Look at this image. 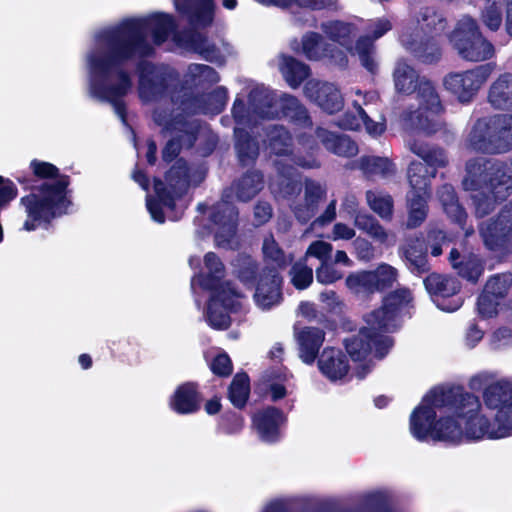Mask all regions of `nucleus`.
Wrapping results in <instances>:
<instances>
[{"label":"nucleus","instance_id":"obj_1","mask_svg":"<svg viewBox=\"0 0 512 512\" xmlns=\"http://www.w3.org/2000/svg\"><path fill=\"white\" fill-rule=\"evenodd\" d=\"M480 407L479 397L461 385L434 387L410 414V432L420 442L431 439L458 444L465 436V429L454 416L464 418Z\"/></svg>","mask_w":512,"mask_h":512},{"label":"nucleus","instance_id":"obj_2","mask_svg":"<svg viewBox=\"0 0 512 512\" xmlns=\"http://www.w3.org/2000/svg\"><path fill=\"white\" fill-rule=\"evenodd\" d=\"M175 29L174 17L164 12H155L145 17L125 18L98 34V48L107 51V56L101 64L109 67L126 64L137 58L150 57L155 50L147 39L148 33H151L153 43L159 46L168 40Z\"/></svg>","mask_w":512,"mask_h":512},{"label":"nucleus","instance_id":"obj_3","mask_svg":"<svg viewBox=\"0 0 512 512\" xmlns=\"http://www.w3.org/2000/svg\"><path fill=\"white\" fill-rule=\"evenodd\" d=\"M15 179L24 190L30 191L20 199L27 216L23 224L26 231H34L40 226L48 227L54 219L66 215L72 206L69 175H64L58 181L40 184L32 173L15 176Z\"/></svg>","mask_w":512,"mask_h":512},{"label":"nucleus","instance_id":"obj_4","mask_svg":"<svg viewBox=\"0 0 512 512\" xmlns=\"http://www.w3.org/2000/svg\"><path fill=\"white\" fill-rule=\"evenodd\" d=\"M410 150L423 162L412 161L407 168L409 190L406 194L408 209L407 226L419 227L427 218L428 199L431 196V179L436 177L437 169L448 165L444 149L414 139Z\"/></svg>","mask_w":512,"mask_h":512},{"label":"nucleus","instance_id":"obj_5","mask_svg":"<svg viewBox=\"0 0 512 512\" xmlns=\"http://www.w3.org/2000/svg\"><path fill=\"white\" fill-rule=\"evenodd\" d=\"M483 401L490 410H495L492 422L477 411L466 415L465 437L468 440L500 439L512 434V383L498 380L489 384L483 391Z\"/></svg>","mask_w":512,"mask_h":512},{"label":"nucleus","instance_id":"obj_6","mask_svg":"<svg viewBox=\"0 0 512 512\" xmlns=\"http://www.w3.org/2000/svg\"><path fill=\"white\" fill-rule=\"evenodd\" d=\"M471 190H485L492 195L475 201V214L479 218L489 215L495 209V202L505 201L512 193V160L499 161L486 158H474L466 163Z\"/></svg>","mask_w":512,"mask_h":512},{"label":"nucleus","instance_id":"obj_7","mask_svg":"<svg viewBox=\"0 0 512 512\" xmlns=\"http://www.w3.org/2000/svg\"><path fill=\"white\" fill-rule=\"evenodd\" d=\"M106 56L107 51L101 48L88 56L91 72L90 91L95 98L110 103L120 120L126 124L128 112L124 97L132 88V78L124 69L125 64L104 67L101 61L105 60Z\"/></svg>","mask_w":512,"mask_h":512},{"label":"nucleus","instance_id":"obj_8","mask_svg":"<svg viewBox=\"0 0 512 512\" xmlns=\"http://www.w3.org/2000/svg\"><path fill=\"white\" fill-rule=\"evenodd\" d=\"M235 277L247 289H254V300L262 309H270L283 300V278L276 268L265 265L245 252H239L231 262Z\"/></svg>","mask_w":512,"mask_h":512},{"label":"nucleus","instance_id":"obj_9","mask_svg":"<svg viewBox=\"0 0 512 512\" xmlns=\"http://www.w3.org/2000/svg\"><path fill=\"white\" fill-rule=\"evenodd\" d=\"M467 146L476 153L498 155L512 150V114L478 118L467 136Z\"/></svg>","mask_w":512,"mask_h":512},{"label":"nucleus","instance_id":"obj_10","mask_svg":"<svg viewBox=\"0 0 512 512\" xmlns=\"http://www.w3.org/2000/svg\"><path fill=\"white\" fill-rule=\"evenodd\" d=\"M449 42L465 61L483 62L495 55L494 45L484 37L478 22L469 15L457 21L449 34Z\"/></svg>","mask_w":512,"mask_h":512},{"label":"nucleus","instance_id":"obj_11","mask_svg":"<svg viewBox=\"0 0 512 512\" xmlns=\"http://www.w3.org/2000/svg\"><path fill=\"white\" fill-rule=\"evenodd\" d=\"M138 95L144 102L160 101L172 96L179 86V75L166 65H157L145 58L136 64Z\"/></svg>","mask_w":512,"mask_h":512},{"label":"nucleus","instance_id":"obj_12","mask_svg":"<svg viewBox=\"0 0 512 512\" xmlns=\"http://www.w3.org/2000/svg\"><path fill=\"white\" fill-rule=\"evenodd\" d=\"M413 300L411 290L407 287L390 291L383 297L380 307L364 316V321L380 332L393 333L400 327L401 318L410 315Z\"/></svg>","mask_w":512,"mask_h":512},{"label":"nucleus","instance_id":"obj_13","mask_svg":"<svg viewBox=\"0 0 512 512\" xmlns=\"http://www.w3.org/2000/svg\"><path fill=\"white\" fill-rule=\"evenodd\" d=\"M157 125L162 126L163 132L172 136L161 151L162 160L169 164L175 162L181 153V150H190L194 147L200 132V126L193 121H189L182 114H177L166 118L165 115L158 114L154 118Z\"/></svg>","mask_w":512,"mask_h":512},{"label":"nucleus","instance_id":"obj_14","mask_svg":"<svg viewBox=\"0 0 512 512\" xmlns=\"http://www.w3.org/2000/svg\"><path fill=\"white\" fill-rule=\"evenodd\" d=\"M496 68L494 62H486L462 72H450L443 79L445 89L462 104L470 103L482 85Z\"/></svg>","mask_w":512,"mask_h":512},{"label":"nucleus","instance_id":"obj_15","mask_svg":"<svg viewBox=\"0 0 512 512\" xmlns=\"http://www.w3.org/2000/svg\"><path fill=\"white\" fill-rule=\"evenodd\" d=\"M383 333L366 324L360 328L357 334L345 338L343 344L351 360L354 362L365 361L373 350L376 357H385L393 345V340Z\"/></svg>","mask_w":512,"mask_h":512},{"label":"nucleus","instance_id":"obj_16","mask_svg":"<svg viewBox=\"0 0 512 512\" xmlns=\"http://www.w3.org/2000/svg\"><path fill=\"white\" fill-rule=\"evenodd\" d=\"M423 284L440 310L454 312L463 305L464 300L460 295L462 284L457 277L431 272L424 278Z\"/></svg>","mask_w":512,"mask_h":512},{"label":"nucleus","instance_id":"obj_17","mask_svg":"<svg viewBox=\"0 0 512 512\" xmlns=\"http://www.w3.org/2000/svg\"><path fill=\"white\" fill-rule=\"evenodd\" d=\"M207 302L206 321L215 329L224 331L230 328L232 319L230 314L240 309L238 298L242 297L237 288L211 290Z\"/></svg>","mask_w":512,"mask_h":512},{"label":"nucleus","instance_id":"obj_18","mask_svg":"<svg viewBox=\"0 0 512 512\" xmlns=\"http://www.w3.org/2000/svg\"><path fill=\"white\" fill-rule=\"evenodd\" d=\"M480 234L485 246L491 251L512 246V201L506 203L495 217L481 225Z\"/></svg>","mask_w":512,"mask_h":512},{"label":"nucleus","instance_id":"obj_19","mask_svg":"<svg viewBox=\"0 0 512 512\" xmlns=\"http://www.w3.org/2000/svg\"><path fill=\"white\" fill-rule=\"evenodd\" d=\"M397 277L396 268L388 264H381L375 270L350 274L346 278V284L357 292L373 294L391 289L397 281Z\"/></svg>","mask_w":512,"mask_h":512},{"label":"nucleus","instance_id":"obj_20","mask_svg":"<svg viewBox=\"0 0 512 512\" xmlns=\"http://www.w3.org/2000/svg\"><path fill=\"white\" fill-rule=\"evenodd\" d=\"M238 216V209L232 202L222 201L212 206L209 219L218 228L214 235L218 247L230 245L237 232Z\"/></svg>","mask_w":512,"mask_h":512},{"label":"nucleus","instance_id":"obj_21","mask_svg":"<svg viewBox=\"0 0 512 512\" xmlns=\"http://www.w3.org/2000/svg\"><path fill=\"white\" fill-rule=\"evenodd\" d=\"M304 94L328 114L337 113L344 106L340 90L328 82L310 79L304 85Z\"/></svg>","mask_w":512,"mask_h":512},{"label":"nucleus","instance_id":"obj_22","mask_svg":"<svg viewBox=\"0 0 512 512\" xmlns=\"http://www.w3.org/2000/svg\"><path fill=\"white\" fill-rule=\"evenodd\" d=\"M286 421L284 412L275 406H267L252 416V426L259 438L266 443H276L280 440V430Z\"/></svg>","mask_w":512,"mask_h":512},{"label":"nucleus","instance_id":"obj_23","mask_svg":"<svg viewBox=\"0 0 512 512\" xmlns=\"http://www.w3.org/2000/svg\"><path fill=\"white\" fill-rule=\"evenodd\" d=\"M228 102V90L224 86H218L206 95H187L181 100L182 110L190 115L203 112L220 114L224 111Z\"/></svg>","mask_w":512,"mask_h":512},{"label":"nucleus","instance_id":"obj_24","mask_svg":"<svg viewBox=\"0 0 512 512\" xmlns=\"http://www.w3.org/2000/svg\"><path fill=\"white\" fill-rule=\"evenodd\" d=\"M399 255L407 269L414 275L421 276L431 269L428 261V244L424 237H409L399 248Z\"/></svg>","mask_w":512,"mask_h":512},{"label":"nucleus","instance_id":"obj_25","mask_svg":"<svg viewBox=\"0 0 512 512\" xmlns=\"http://www.w3.org/2000/svg\"><path fill=\"white\" fill-rule=\"evenodd\" d=\"M200 385L195 381H186L176 387L169 398V407L178 415H190L200 411L202 404Z\"/></svg>","mask_w":512,"mask_h":512},{"label":"nucleus","instance_id":"obj_26","mask_svg":"<svg viewBox=\"0 0 512 512\" xmlns=\"http://www.w3.org/2000/svg\"><path fill=\"white\" fill-rule=\"evenodd\" d=\"M204 265L207 272H200L196 276L198 285L203 290L211 291L226 289V285L227 288H236L231 281L224 280L225 266L216 253H206L204 256Z\"/></svg>","mask_w":512,"mask_h":512},{"label":"nucleus","instance_id":"obj_27","mask_svg":"<svg viewBox=\"0 0 512 512\" xmlns=\"http://www.w3.org/2000/svg\"><path fill=\"white\" fill-rule=\"evenodd\" d=\"M317 359L319 371L332 382L343 379L350 370L347 355L338 348H324Z\"/></svg>","mask_w":512,"mask_h":512},{"label":"nucleus","instance_id":"obj_28","mask_svg":"<svg viewBox=\"0 0 512 512\" xmlns=\"http://www.w3.org/2000/svg\"><path fill=\"white\" fill-rule=\"evenodd\" d=\"M153 187L156 198L147 197L146 207L151 218L155 222L163 224L166 220L163 207H166L169 210H174L176 208L177 200L175 199V196L168 191V188L161 178L156 176L153 177Z\"/></svg>","mask_w":512,"mask_h":512},{"label":"nucleus","instance_id":"obj_29","mask_svg":"<svg viewBox=\"0 0 512 512\" xmlns=\"http://www.w3.org/2000/svg\"><path fill=\"white\" fill-rule=\"evenodd\" d=\"M437 197L451 222L457 224L460 229L466 230L468 215L465 208L460 204L453 185L449 183L441 185L437 190Z\"/></svg>","mask_w":512,"mask_h":512},{"label":"nucleus","instance_id":"obj_30","mask_svg":"<svg viewBox=\"0 0 512 512\" xmlns=\"http://www.w3.org/2000/svg\"><path fill=\"white\" fill-rule=\"evenodd\" d=\"M315 135L331 153L341 157H353L358 153V145L349 136L337 134L325 128L317 127Z\"/></svg>","mask_w":512,"mask_h":512},{"label":"nucleus","instance_id":"obj_31","mask_svg":"<svg viewBox=\"0 0 512 512\" xmlns=\"http://www.w3.org/2000/svg\"><path fill=\"white\" fill-rule=\"evenodd\" d=\"M279 110L282 117L292 125L302 129H312L313 121L310 113L296 96L284 94L280 98Z\"/></svg>","mask_w":512,"mask_h":512},{"label":"nucleus","instance_id":"obj_32","mask_svg":"<svg viewBox=\"0 0 512 512\" xmlns=\"http://www.w3.org/2000/svg\"><path fill=\"white\" fill-rule=\"evenodd\" d=\"M234 148L240 166H253L260 153L259 142L248 130L241 127L234 128Z\"/></svg>","mask_w":512,"mask_h":512},{"label":"nucleus","instance_id":"obj_33","mask_svg":"<svg viewBox=\"0 0 512 512\" xmlns=\"http://www.w3.org/2000/svg\"><path fill=\"white\" fill-rule=\"evenodd\" d=\"M177 10L188 15L193 25L203 28L212 25L215 16V3L213 0H198L193 6L191 0H174Z\"/></svg>","mask_w":512,"mask_h":512},{"label":"nucleus","instance_id":"obj_34","mask_svg":"<svg viewBox=\"0 0 512 512\" xmlns=\"http://www.w3.org/2000/svg\"><path fill=\"white\" fill-rule=\"evenodd\" d=\"M165 181L168 191L178 200L188 191L190 186V167L184 158L177 159L165 173Z\"/></svg>","mask_w":512,"mask_h":512},{"label":"nucleus","instance_id":"obj_35","mask_svg":"<svg viewBox=\"0 0 512 512\" xmlns=\"http://www.w3.org/2000/svg\"><path fill=\"white\" fill-rule=\"evenodd\" d=\"M344 208L354 218V225L359 230L380 242L387 240L388 235L384 227L373 215L358 211V205L355 200H347L344 203Z\"/></svg>","mask_w":512,"mask_h":512},{"label":"nucleus","instance_id":"obj_36","mask_svg":"<svg viewBox=\"0 0 512 512\" xmlns=\"http://www.w3.org/2000/svg\"><path fill=\"white\" fill-rule=\"evenodd\" d=\"M325 333L318 327H304L298 333L300 357L306 364H313L319 357Z\"/></svg>","mask_w":512,"mask_h":512},{"label":"nucleus","instance_id":"obj_37","mask_svg":"<svg viewBox=\"0 0 512 512\" xmlns=\"http://www.w3.org/2000/svg\"><path fill=\"white\" fill-rule=\"evenodd\" d=\"M321 29L331 41L338 43L349 52L353 51L357 31L355 24L342 20H330L323 22Z\"/></svg>","mask_w":512,"mask_h":512},{"label":"nucleus","instance_id":"obj_38","mask_svg":"<svg viewBox=\"0 0 512 512\" xmlns=\"http://www.w3.org/2000/svg\"><path fill=\"white\" fill-rule=\"evenodd\" d=\"M488 102L495 109L512 110V75L501 74L490 86Z\"/></svg>","mask_w":512,"mask_h":512},{"label":"nucleus","instance_id":"obj_39","mask_svg":"<svg viewBox=\"0 0 512 512\" xmlns=\"http://www.w3.org/2000/svg\"><path fill=\"white\" fill-rule=\"evenodd\" d=\"M265 142L271 154L287 156L292 153L293 137L283 125H269L265 128Z\"/></svg>","mask_w":512,"mask_h":512},{"label":"nucleus","instance_id":"obj_40","mask_svg":"<svg viewBox=\"0 0 512 512\" xmlns=\"http://www.w3.org/2000/svg\"><path fill=\"white\" fill-rule=\"evenodd\" d=\"M251 392L250 377L245 371L237 372L230 382L227 398L234 408L243 410L249 401Z\"/></svg>","mask_w":512,"mask_h":512},{"label":"nucleus","instance_id":"obj_41","mask_svg":"<svg viewBox=\"0 0 512 512\" xmlns=\"http://www.w3.org/2000/svg\"><path fill=\"white\" fill-rule=\"evenodd\" d=\"M264 187V176L259 170H248L236 182L235 190L238 200L248 202Z\"/></svg>","mask_w":512,"mask_h":512},{"label":"nucleus","instance_id":"obj_42","mask_svg":"<svg viewBox=\"0 0 512 512\" xmlns=\"http://www.w3.org/2000/svg\"><path fill=\"white\" fill-rule=\"evenodd\" d=\"M281 72L291 88L299 87L310 75V67L290 55H284Z\"/></svg>","mask_w":512,"mask_h":512},{"label":"nucleus","instance_id":"obj_43","mask_svg":"<svg viewBox=\"0 0 512 512\" xmlns=\"http://www.w3.org/2000/svg\"><path fill=\"white\" fill-rule=\"evenodd\" d=\"M410 50L424 64L437 63L442 56L440 45L433 36H425L419 41L413 40L410 44Z\"/></svg>","mask_w":512,"mask_h":512},{"label":"nucleus","instance_id":"obj_44","mask_svg":"<svg viewBox=\"0 0 512 512\" xmlns=\"http://www.w3.org/2000/svg\"><path fill=\"white\" fill-rule=\"evenodd\" d=\"M393 76L397 91L406 95L415 93L421 81L415 69L405 62L397 64Z\"/></svg>","mask_w":512,"mask_h":512},{"label":"nucleus","instance_id":"obj_45","mask_svg":"<svg viewBox=\"0 0 512 512\" xmlns=\"http://www.w3.org/2000/svg\"><path fill=\"white\" fill-rule=\"evenodd\" d=\"M416 93L419 100V108L431 111L432 115H437L444 110L440 97L430 80H421L417 86Z\"/></svg>","mask_w":512,"mask_h":512},{"label":"nucleus","instance_id":"obj_46","mask_svg":"<svg viewBox=\"0 0 512 512\" xmlns=\"http://www.w3.org/2000/svg\"><path fill=\"white\" fill-rule=\"evenodd\" d=\"M447 19L432 7H426L421 12V30L425 36L434 38L441 36L447 28Z\"/></svg>","mask_w":512,"mask_h":512},{"label":"nucleus","instance_id":"obj_47","mask_svg":"<svg viewBox=\"0 0 512 512\" xmlns=\"http://www.w3.org/2000/svg\"><path fill=\"white\" fill-rule=\"evenodd\" d=\"M359 168L368 176L387 177L395 173L394 163L387 157L362 156L359 159Z\"/></svg>","mask_w":512,"mask_h":512},{"label":"nucleus","instance_id":"obj_48","mask_svg":"<svg viewBox=\"0 0 512 512\" xmlns=\"http://www.w3.org/2000/svg\"><path fill=\"white\" fill-rule=\"evenodd\" d=\"M265 6H277L281 8H289L297 5L301 8H308L313 11L319 10H337V0H256Z\"/></svg>","mask_w":512,"mask_h":512},{"label":"nucleus","instance_id":"obj_49","mask_svg":"<svg viewBox=\"0 0 512 512\" xmlns=\"http://www.w3.org/2000/svg\"><path fill=\"white\" fill-rule=\"evenodd\" d=\"M186 44L206 61H212L218 53L216 45L209 42L205 34L198 31H190L186 34Z\"/></svg>","mask_w":512,"mask_h":512},{"label":"nucleus","instance_id":"obj_50","mask_svg":"<svg viewBox=\"0 0 512 512\" xmlns=\"http://www.w3.org/2000/svg\"><path fill=\"white\" fill-rule=\"evenodd\" d=\"M361 65L371 74H376L378 71V64L374 59L375 55V44L370 36H360L354 46Z\"/></svg>","mask_w":512,"mask_h":512},{"label":"nucleus","instance_id":"obj_51","mask_svg":"<svg viewBox=\"0 0 512 512\" xmlns=\"http://www.w3.org/2000/svg\"><path fill=\"white\" fill-rule=\"evenodd\" d=\"M457 274L467 281L475 284L484 272L483 262L475 255L464 256L460 262L454 264Z\"/></svg>","mask_w":512,"mask_h":512},{"label":"nucleus","instance_id":"obj_52","mask_svg":"<svg viewBox=\"0 0 512 512\" xmlns=\"http://www.w3.org/2000/svg\"><path fill=\"white\" fill-rule=\"evenodd\" d=\"M366 200L369 207L384 220H390L393 215L394 201L390 194L366 191Z\"/></svg>","mask_w":512,"mask_h":512},{"label":"nucleus","instance_id":"obj_53","mask_svg":"<svg viewBox=\"0 0 512 512\" xmlns=\"http://www.w3.org/2000/svg\"><path fill=\"white\" fill-rule=\"evenodd\" d=\"M245 425V419L239 412L228 409L217 420V433L225 435L239 434Z\"/></svg>","mask_w":512,"mask_h":512},{"label":"nucleus","instance_id":"obj_54","mask_svg":"<svg viewBox=\"0 0 512 512\" xmlns=\"http://www.w3.org/2000/svg\"><path fill=\"white\" fill-rule=\"evenodd\" d=\"M262 251L264 258L273 262L275 264L273 267L276 268L278 272L279 270H284L293 259L292 256H290V259H287L285 252L273 237L264 240Z\"/></svg>","mask_w":512,"mask_h":512},{"label":"nucleus","instance_id":"obj_55","mask_svg":"<svg viewBox=\"0 0 512 512\" xmlns=\"http://www.w3.org/2000/svg\"><path fill=\"white\" fill-rule=\"evenodd\" d=\"M290 275L291 283L297 290L307 289L313 282V270L307 266L305 258L292 265Z\"/></svg>","mask_w":512,"mask_h":512},{"label":"nucleus","instance_id":"obj_56","mask_svg":"<svg viewBox=\"0 0 512 512\" xmlns=\"http://www.w3.org/2000/svg\"><path fill=\"white\" fill-rule=\"evenodd\" d=\"M511 285V273L495 274L488 279L483 290L495 298L502 300L507 296Z\"/></svg>","mask_w":512,"mask_h":512},{"label":"nucleus","instance_id":"obj_57","mask_svg":"<svg viewBox=\"0 0 512 512\" xmlns=\"http://www.w3.org/2000/svg\"><path fill=\"white\" fill-rule=\"evenodd\" d=\"M29 168L33 176L39 181L54 182L61 179L65 174H61L57 166L50 162L41 161L39 159L31 160Z\"/></svg>","mask_w":512,"mask_h":512},{"label":"nucleus","instance_id":"obj_58","mask_svg":"<svg viewBox=\"0 0 512 512\" xmlns=\"http://www.w3.org/2000/svg\"><path fill=\"white\" fill-rule=\"evenodd\" d=\"M429 114L431 111H426L422 108H418L415 111H411L408 115V120L418 131L425 133L426 135H432L437 132V123Z\"/></svg>","mask_w":512,"mask_h":512},{"label":"nucleus","instance_id":"obj_59","mask_svg":"<svg viewBox=\"0 0 512 512\" xmlns=\"http://www.w3.org/2000/svg\"><path fill=\"white\" fill-rule=\"evenodd\" d=\"M481 21L489 30L493 32L499 30L503 22L501 7L493 1L482 10Z\"/></svg>","mask_w":512,"mask_h":512},{"label":"nucleus","instance_id":"obj_60","mask_svg":"<svg viewBox=\"0 0 512 512\" xmlns=\"http://www.w3.org/2000/svg\"><path fill=\"white\" fill-rule=\"evenodd\" d=\"M322 36L318 32L309 31L302 36V51L308 60L320 59L319 46Z\"/></svg>","mask_w":512,"mask_h":512},{"label":"nucleus","instance_id":"obj_61","mask_svg":"<svg viewBox=\"0 0 512 512\" xmlns=\"http://www.w3.org/2000/svg\"><path fill=\"white\" fill-rule=\"evenodd\" d=\"M499 303V299L483 290L477 299V310L479 315L484 319L495 317L498 314Z\"/></svg>","mask_w":512,"mask_h":512},{"label":"nucleus","instance_id":"obj_62","mask_svg":"<svg viewBox=\"0 0 512 512\" xmlns=\"http://www.w3.org/2000/svg\"><path fill=\"white\" fill-rule=\"evenodd\" d=\"M212 373L221 378H227L233 373V363L226 352L217 354L210 362Z\"/></svg>","mask_w":512,"mask_h":512},{"label":"nucleus","instance_id":"obj_63","mask_svg":"<svg viewBox=\"0 0 512 512\" xmlns=\"http://www.w3.org/2000/svg\"><path fill=\"white\" fill-rule=\"evenodd\" d=\"M332 250V244L322 240H315L308 246L304 258L306 259L311 256L317 258L321 263L328 262L331 260Z\"/></svg>","mask_w":512,"mask_h":512},{"label":"nucleus","instance_id":"obj_64","mask_svg":"<svg viewBox=\"0 0 512 512\" xmlns=\"http://www.w3.org/2000/svg\"><path fill=\"white\" fill-rule=\"evenodd\" d=\"M315 273L317 281L322 284H332L343 277L342 272L336 269L330 261L321 263Z\"/></svg>","mask_w":512,"mask_h":512}]
</instances>
